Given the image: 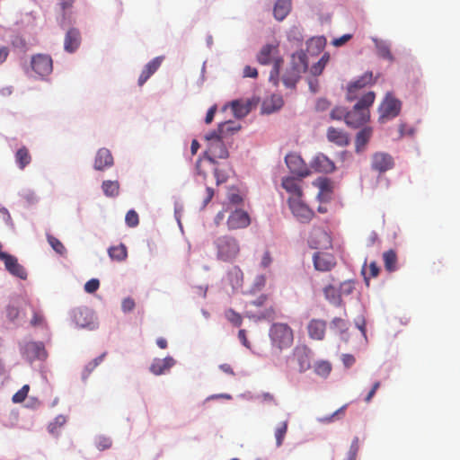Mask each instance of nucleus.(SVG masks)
Here are the masks:
<instances>
[{"mask_svg": "<svg viewBox=\"0 0 460 460\" xmlns=\"http://www.w3.org/2000/svg\"><path fill=\"white\" fill-rule=\"evenodd\" d=\"M355 288L354 282L353 281H344L340 286V296H347L349 295Z\"/></svg>", "mask_w": 460, "mask_h": 460, "instance_id": "5fc2aeb1", "label": "nucleus"}, {"mask_svg": "<svg viewBox=\"0 0 460 460\" xmlns=\"http://www.w3.org/2000/svg\"><path fill=\"white\" fill-rule=\"evenodd\" d=\"M314 371L319 376L327 377L332 371V365L329 361L319 360L314 363Z\"/></svg>", "mask_w": 460, "mask_h": 460, "instance_id": "ea45409f", "label": "nucleus"}, {"mask_svg": "<svg viewBox=\"0 0 460 460\" xmlns=\"http://www.w3.org/2000/svg\"><path fill=\"white\" fill-rule=\"evenodd\" d=\"M312 350L305 344L296 345L292 351V359L297 365L299 373H305L312 367Z\"/></svg>", "mask_w": 460, "mask_h": 460, "instance_id": "423d86ee", "label": "nucleus"}, {"mask_svg": "<svg viewBox=\"0 0 460 460\" xmlns=\"http://www.w3.org/2000/svg\"><path fill=\"white\" fill-rule=\"evenodd\" d=\"M385 268L387 271L392 272L397 269V255L394 250L386 251L383 253Z\"/></svg>", "mask_w": 460, "mask_h": 460, "instance_id": "c9c22d12", "label": "nucleus"}, {"mask_svg": "<svg viewBox=\"0 0 460 460\" xmlns=\"http://www.w3.org/2000/svg\"><path fill=\"white\" fill-rule=\"evenodd\" d=\"M346 408H347V404L341 406L340 409L335 411L332 415H330L328 417H324V418L321 419L320 420L324 423H330L333 420V419L335 417L343 416L345 413Z\"/></svg>", "mask_w": 460, "mask_h": 460, "instance_id": "4d7b16f0", "label": "nucleus"}, {"mask_svg": "<svg viewBox=\"0 0 460 460\" xmlns=\"http://www.w3.org/2000/svg\"><path fill=\"white\" fill-rule=\"evenodd\" d=\"M81 44V34L75 28L70 29L65 37L64 49L66 51L73 53Z\"/></svg>", "mask_w": 460, "mask_h": 460, "instance_id": "393cba45", "label": "nucleus"}, {"mask_svg": "<svg viewBox=\"0 0 460 460\" xmlns=\"http://www.w3.org/2000/svg\"><path fill=\"white\" fill-rule=\"evenodd\" d=\"M348 326V321L340 317H335L331 323V328L341 333L346 332Z\"/></svg>", "mask_w": 460, "mask_h": 460, "instance_id": "a18cd8bd", "label": "nucleus"}, {"mask_svg": "<svg viewBox=\"0 0 460 460\" xmlns=\"http://www.w3.org/2000/svg\"><path fill=\"white\" fill-rule=\"evenodd\" d=\"M29 391H30V385H24L19 391H17L13 395V398H12L13 402L14 403L22 402L26 399Z\"/></svg>", "mask_w": 460, "mask_h": 460, "instance_id": "de8ad7c7", "label": "nucleus"}, {"mask_svg": "<svg viewBox=\"0 0 460 460\" xmlns=\"http://www.w3.org/2000/svg\"><path fill=\"white\" fill-rule=\"evenodd\" d=\"M111 440L110 438L101 436L97 438L95 441V446L100 451H103L105 449H108L111 447Z\"/></svg>", "mask_w": 460, "mask_h": 460, "instance_id": "603ef678", "label": "nucleus"}, {"mask_svg": "<svg viewBox=\"0 0 460 460\" xmlns=\"http://www.w3.org/2000/svg\"><path fill=\"white\" fill-rule=\"evenodd\" d=\"M100 287V281L97 279L88 280L84 285L85 292L92 294L94 293Z\"/></svg>", "mask_w": 460, "mask_h": 460, "instance_id": "13d9d810", "label": "nucleus"}, {"mask_svg": "<svg viewBox=\"0 0 460 460\" xmlns=\"http://www.w3.org/2000/svg\"><path fill=\"white\" fill-rule=\"evenodd\" d=\"M66 417L63 416V415H58L55 418V420L54 422L50 423L49 425V430L51 432L54 431V429H56L57 427H61L63 426L65 423H66Z\"/></svg>", "mask_w": 460, "mask_h": 460, "instance_id": "e2e57ef3", "label": "nucleus"}, {"mask_svg": "<svg viewBox=\"0 0 460 460\" xmlns=\"http://www.w3.org/2000/svg\"><path fill=\"white\" fill-rule=\"evenodd\" d=\"M312 168L319 172L329 173L334 171V163L323 154L316 155L311 162Z\"/></svg>", "mask_w": 460, "mask_h": 460, "instance_id": "412c9836", "label": "nucleus"}, {"mask_svg": "<svg viewBox=\"0 0 460 460\" xmlns=\"http://www.w3.org/2000/svg\"><path fill=\"white\" fill-rule=\"evenodd\" d=\"M31 65L33 71L40 76L49 75L53 69L51 58L44 54L33 56Z\"/></svg>", "mask_w": 460, "mask_h": 460, "instance_id": "9d476101", "label": "nucleus"}, {"mask_svg": "<svg viewBox=\"0 0 460 460\" xmlns=\"http://www.w3.org/2000/svg\"><path fill=\"white\" fill-rule=\"evenodd\" d=\"M228 201L233 205H239L243 201V197L241 195L238 190L233 188L227 194Z\"/></svg>", "mask_w": 460, "mask_h": 460, "instance_id": "09e8293b", "label": "nucleus"}, {"mask_svg": "<svg viewBox=\"0 0 460 460\" xmlns=\"http://www.w3.org/2000/svg\"><path fill=\"white\" fill-rule=\"evenodd\" d=\"M217 258L224 261L234 260L240 252V244L236 238L230 235L218 237L215 241Z\"/></svg>", "mask_w": 460, "mask_h": 460, "instance_id": "7ed1b4c3", "label": "nucleus"}, {"mask_svg": "<svg viewBox=\"0 0 460 460\" xmlns=\"http://www.w3.org/2000/svg\"><path fill=\"white\" fill-rule=\"evenodd\" d=\"M23 354L30 361L46 359L48 353L42 342L29 341L23 347Z\"/></svg>", "mask_w": 460, "mask_h": 460, "instance_id": "4468645a", "label": "nucleus"}, {"mask_svg": "<svg viewBox=\"0 0 460 460\" xmlns=\"http://www.w3.org/2000/svg\"><path fill=\"white\" fill-rule=\"evenodd\" d=\"M270 102H273L272 108H270L269 106V101H265L263 103V110L267 113H271V112L280 109L283 105V100L280 96H277V95L271 96Z\"/></svg>", "mask_w": 460, "mask_h": 460, "instance_id": "79ce46f5", "label": "nucleus"}, {"mask_svg": "<svg viewBox=\"0 0 460 460\" xmlns=\"http://www.w3.org/2000/svg\"><path fill=\"white\" fill-rule=\"evenodd\" d=\"M288 420H286L282 422H280L275 429L274 436L276 439V446L277 447H279L283 445L284 438L286 437V434L288 432Z\"/></svg>", "mask_w": 460, "mask_h": 460, "instance_id": "58836bf2", "label": "nucleus"}, {"mask_svg": "<svg viewBox=\"0 0 460 460\" xmlns=\"http://www.w3.org/2000/svg\"><path fill=\"white\" fill-rule=\"evenodd\" d=\"M351 39V35L350 34H344L343 36L338 38V39H335L332 42V44L336 47H340V46H342L343 44H345L348 40H349Z\"/></svg>", "mask_w": 460, "mask_h": 460, "instance_id": "774afa93", "label": "nucleus"}, {"mask_svg": "<svg viewBox=\"0 0 460 460\" xmlns=\"http://www.w3.org/2000/svg\"><path fill=\"white\" fill-rule=\"evenodd\" d=\"M314 265L317 270L329 271L336 265V261L332 254L319 252L314 255Z\"/></svg>", "mask_w": 460, "mask_h": 460, "instance_id": "f3484780", "label": "nucleus"}, {"mask_svg": "<svg viewBox=\"0 0 460 460\" xmlns=\"http://www.w3.org/2000/svg\"><path fill=\"white\" fill-rule=\"evenodd\" d=\"M29 308L31 311L32 317L30 321V325L33 328L45 327L47 322L45 316L41 311L35 309L33 306L29 305Z\"/></svg>", "mask_w": 460, "mask_h": 460, "instance_id": "e433bc0d", "label": "nucleus"}, {"mask_svg": "<svg viewBox=\"0 0 460 460\" xmlns=\"http://www.w3.org/2000/svg\"><path fill=\"white\" fill-rule=\"evenodd\" d=\"M341 360L346 367H350L356 361L354 356L351 354H343Z\"/></svg>", "mask_w": 460, "mask_h": 460, "instance_id": "338daca9", "label": "nucleus"}, {"mask_svg": "<svg viewBox=\"0 0 460 460\" xmlns=\"http://www.w3.org/2000/svg\"><path fill=\"white\" fill-rule=\"evenodd\" d=\"M135 301L131 297H126L121 303V309L124 313L131 312L135 308Z\"/></svg>", "mask_w": 460, "mask_h": 460, "instance_id": "bf43d9fd", "label": "nucleus"}, {"mask_svg": "<svg viewBox=\"0 0 460 460\" xmlns=\"http://www.w3.org/2000/svg\"><path fill=\"white\" fill-rule=\"evenodd\" d=\"M358 450H359V439L358 437H355L351 442L350 447H349L347 460H356L357 456H358Z\"/></svg>", "mask_w": 460, "mask_h": 460, "instance_id": "8fccbe9b", "label": "nucleus"}, {"mask_svg": "<svg viewBox=\"0 0 460 460\" xmlns=\"http://www.w3.org/2000/svg\"><path fill=\"white\" fill-rule=\"evenodd\" d=\"M225 316L227 319V321L235 327L241 326L243 323L242 315L231 308L227 309L225 312Z\"/></svg>", "mask_w": 460, "mask_h": 460, "instance_id": "37998d69", "label": "nucleus"}, {"mask_svg": "<svg viewBox=\"0 0 460 460\" xmlns=\"http://www.w3.org/2000/svg\"><path fill=\"white\" fill-rule=\"evenodd\" d=\"M289 208L294 217L301 223H309L314 216V212L303 202L301 198H288Z\"/></svg>", "mask_w": 460, "mask_h": 460, "instance_id": "0eeeda50", "label": "nucleus"}, {"mask_svg": "<svg viewBox=\"0 0 460 460\" xmlns=\"http://www.w3.org/2000/svg\"><path fill=\"white\" fill-rule=\"evenodd\" d=\"M363 274H364V277H365V281L367 283V285L368 286L369 283V279L370 278H376L378 276L379 274V267L377 266V264L375 262V261H372L369 266H368V269H367V271H363Z\"/></svg>", "mask_w": 460, "mask_h": 460, "instance_id": "49530a36", "label": "nucleus"}, {"mask_svg": "<svg viewBox=\"0 0 460 460\" xmlns=\"http://www.w3.org/2000/svg\"><path fill=\"white\" fill-rule=\"evenodd\" d=\"M258 75V71L255 67H252L250 66H246L243 68V76L244 77H252L256 78Z\"/></svg>", "mask_w": 460, "mask_h": 460, "instance_id": "69168bd1", "label": "nucleus"}, {"mask_svg": "<svg viewBox=\"0 0 460 460\" xmlns=\"http://www.w3.org/2000/svg\"><path fill=\"white\" fill-rule=\"evenodd\" d=\"M326 136L330 142L339 146H347L349 144V137L348 134L341 129L330 127L327 130Z\"/></svg>", "mask_w": 460, "mask_h": 460, "instance_id": "a878e982", "label": "nucleus"}, {"mask_svg": "<svg viewBox=\"0 0 460 460\" xmlns=\"http://www.w3.org/2000/svg\"><path fill=\"white\" fill-rule=\"evenodd\" d=\"M326 322L321 319H312L307 325L308 336L312 340L322 341L324 339Z\"/></svg>", "mask_w": 460, "mask_h": 460, "instance_id": "aec40b11", "label": "nucleus"}, {"mask_svg": "<svg viewBox=\"0 0 460 460\" xmlns=\"http://www.w3.org/2000/svg\"><path fill=\"white\" fill-rule=\"evenodd\" d=\"M27 308H29V305L25 303L21 305H9L5 310L6 318L11 323H18L23 319Z\"/></svg>", "mask_w": 460, "mask_h": 460, "instance_id": "b1692460", "label": "nucleus"}, {"mask_svg": "<svg viewBox=\"0 0 460 460\" xmlns=\"http://www.w3.org/2000/svg\"><path fill=\"white\" fill-rule=\"evenodd\" d=\"M92 314L86 308L75 309L73 313V319L79 327H87L91 324Z\"/></svg>", "mask_w": 460, "mask_h": 460, "instance_id": "7c9ffc66", "label": "nucleus"}, {"mask_svg": "<svg viewBox=\"0 0 460 460\" xmlns=\"http://www.w3.org/2000/svg\"><path fill=\"white\" fill-rule=\"evenodd\" d=\"M375 93L367 92L363 94L353 109L345 116V122L349 127L357 128L368 121L370 118L369 107L375 102Z\"/></svg>", "mask_w": 460, "mask_h": 460, "instance_id": "f257e3e1", "label": "nucleus"}, {"mask_svg": "<svg viewBox=\"0 0 460 460\" xmlns=\"http://www.w3.org/2000/svg\"><path fill=\"white\" fill-rule=\"evenodd\" d=\"M277 53L278 45L266 44L257 55V61L261 65H269L273 61V67L270 75V80H276L279 73L280 64L283 62L282 58H275Z\"/></svg>", "mask_w": 460, "mask_h": 460, "instance_id": "39448f33", "label": "nucleus"}, {"mask_svg": "<svg viewBox=\"0 0 460 460\" xmlns=\"http://www.w3.org/2000/svg\"><path fill=\"white\" fill-rule=\"evenodd\" d=\"M272 262V257H271V254L269 251H266L264 253H263V256L261 258V266L263 268V269H266L268 267H270V265L271 264Z\"/></svg>", "mask_w": 460, "mask_h": 460, "instance_id": "0e129e2a", "label": "nucleus"}, {"mask_svg": "<svg viewBox=\"0 0 460 460\" xmlns=\"http://www.w3.org/2000/svg\"><path fill=\"white\" fill-rule=\"evenodd\" d=\"M285 162L289 171L300 178L306 177L309 170L303 159L296 154H289L285 157Z\"/></svg>", "mask_w": 460, "mask_h": 460, "instance_id": "9b49d317", "label": "nucleus"}, {"mask_svg": "<svg viewBox=\"0 0 460 460\" xmlns=\"http://www.w3.org/2000/svg\"><path fill=\"white\" fill-rule=\"evenodd\" d=\"M251 224L249 214L243 209H235L227 218V226L230 230L245 228Z\"/></svg>", "mask_w": 460, "mask_h": 460, "instance_id": "ddd939ff", "label": "nucleus"}, {"mask_svg": "<svg viewBox=\"0 0 460 460\" xmlns=\"http://www.w3.org/2000/svg\"><path fill=\"white\" fill-rule=\"evenodd\" d=\"M373 83L371 72L365 73L359 79L352 82L348 86L347 100L352 102L359 97V91Z\"/></svg>", "mask_w": 460, "mask_h": 460, "instance_id": "f8f14e48", "label": "nucleus"}, {"mask_svg": "<svg viewBox=\"0 0 460 460\" xmlns=\"http://www.w3.org/2000/svg\"><path fill=\"white\" fill-rule=\"evenodd\" d=\"M323 293L325 297L330 301H336L340 297V294L337 295V290L333 286H328L324 288Z\"/></svg>", "mask_w": 460, "mask_h": 460, "instance_id": "6e6d98bb", "label": "nucleus"}, {"mask_svg": "<svg viewBox=\"0 0 460 460\" xmlns=\"http://www.w3.org/2000/svg\"><path fill=\"white\" fill-rule=\"evenodd\" d=\"M241 128L242 126L240 123L228 120L219 123L217 129L213 130L212 132L216 133L218 137L228 142L229 137L236 134Z\"/></svg>", "mask_w": 460, "mask_h": 460, "instance_id": "a211bd4d", "label": "nucleus"}, {"mask_svg": "<svg viewBox=\"0 0 460 460\" xmlns=\"http://www.w3.org/2000/svg\"><path fill=\"white\" fill-rule=\"evenodd\" d=\"M108 253L111 260L118 261H124L128 256L127 247L122 243L110 247Z\"/></svg>", "mask_w": 460, "mask_h": 460, "instance_id": "f704fd0d", "label": "nucleus"}, {"mask_svg": "<svg viewBox=\"0 0 460 460\" xmlns=\"http://www.w3.org/2000/svg\"><path fill=\"white\" fill-rule=\"evenodd\" d=\"M205 139L208 142V147L205 151L208 159L214 162L216 159H224L228 156L227 141L212 131L205 136Z\"/></svg>", "mask_w": 460, "mask_h": 460, "instance_id": "20e7f679", "label": "nucleus"}, {"mask_svg": "<svg viewBox=\"0 0 460 460\" xmlns=\"http://www.w3.org/2000/svg\"><path fill=\"white\" fill-rule=\"evenodd\" d=\"M163 60L164 57H156L145 66L138 78L139 86H142L158 70Z\"/></svg>", "mask_w": 460, "mask_h": 460, "instance_id": "5701e85b", "label": "nucleus"}, {"mask_svg": "<svg viewBox=\"0 0 460 460\" xmlns=\"http://www.w3.org/2000/svg\"><path fill=\"white\" fill-rule=\"evenodd\" d=\"M282 187L290 193L289 198H302L303 191L298 183L297 179L295 177H286L282 180Z\"/></svg>", "mask_w": 460, "mask_h": 460, "instance_id": "cd10ccee", "label": "nucleus"}, {"mask_svg": "<svg viewBox=\"0 0 460 460\" xmlns=\"http://www.w3.org/2000/svg\"><path fill=\"white\" fill-rule=\"evenodd\" d=\"M15 163L20 170L29 165L32 160L31 155L26 146L20 147L14 155Z\"/></svg>", "mask_w": 460, "mask_h": 460, "instance_id": "2f4dec72", "label": "nucleus"}, {"mask_svg": "<svg viewBox=\"0 0 460 460\" xmlns=\"http://www.w3.org/2000/svg\"><path fill=\"white\" fill-rule=\"evenodd\" d=\"M48 242L49 245L53 248V250L60 255H63L66 252V248L63 243L55 236L51 234L47 235Z\"/></svg>", "mask_w": 460, "mask_h": 460, "instance_id": "c03bdc74", "label": "nucleus"}, {"mask_svg": "<svg viewBox=\"0 0 460 460\" xmlns=\"http://www.w3.org/2000/svg\"><path fill=\"white\" fill-rule=\"evenodd\" d=\"M114 164V159L111 152L105 148H100L94 157L93 168L97 171H104L111 167Z\"/></svg>", "mask_w": 460, "mask_h": 460, "instance_id": "dca6fc26", "label": "nucleus"}, {"mask_svg": "<svg viewBox=\"0 0 460 460\" xmlns=\"http://www.w3.org/2000/svg\"><path fill=\"white\" fill-rule=\"evenodd\" d=\"M329 59V57L326 55H323L321 59L318 61V63L313 66L312 70L314 75L322 73L325 64L327 63Z\"/></svg>", "mask_w": 460, "mask_h": 460, "instance_id": "052dcab7", "label": "nucleus"}, {"mask_svg": "<svg viewBox=\"0 0 460 460\" xmlns=\"http://www.w3.org/2000/svg\"><path fill=\"white\" fill-rule=\"evenodd\" d=\"M308 243L314 249L326 248L331 244V238L325 231L317 228L311 233Z\"/></svg>", "mask_w": 460, "mask_h": 460, "instance_id": "6ab92c4d", "label": "nucleus"}, {"mask_svg": "<svg viewBox=\"0 0 460 460\" xmlns=\"http://www.w3.org/2000/svg\"><path fill=\"white\" fill-rule=\"evenodd\" d=\"M107 355V352H103L92 361H90L84 367V370L83 372V377L87 378L90 374L97 367L105 358Z\"/></svg>", "mask_w": 460, "mask_h": 460, "instance_id": "a19ab883", "label": "nucleus"}, {"mask_svg": "<svg viewBox=\"0 0 460 460\" xmlns=\"http://www.w3.org/2000/svg\"><path fill=\"white\" fill-rule=\"evenodd\" d=\"M348 113L345 108L343 107H335L332 110L330 117L332 119L341 120V119H345V116Z\"/></svg>", "mask_w": 460, "mask_h": 460, "instance_id": "864d4df0", "label": "nucleus"}, {"mask_svg": "<svg viewBox=\"0 0 460 460\" xmlns=\"http://www.w3.org/2000/svg\"><path fill=\"white\" fill-rule=\"evenodd\" d=\"M125 221L129 227H136L139 224L137 213L133 209L128 210L126 214Z\"/></svg>", "mask_w": 460, "mask_h": 460, "instance_id": "3c124183", "label": "nucleus"}, {"mask_svg": "<svg viewBox=\"0 0 460 460\" xmlns=\"http://www.w3.org/2000/svg\"><path fill=\"white\" fill-rule=\"evenodd\" d=\"M227 107H230L233 114L237 119L244 118L252 109V103L250 101L246 100H234L227 104H226L223 110H226Z\"/></svg>", "mask_w": 460, "mask_h": 460, "instance_id": "4be33fe9", "label": "nucleus"}, {"mask_svg": "<svg viewBox=\"0 0 460 460\" xmlns=\"http://www.w3.org/2000/svg\"><path fill=\"white\" fill-rule=\"evenodd\" d=\"M374 42L378 57L386 59L390 62L394 61V58L391 52L390 46L387 42L380 40H375Z\"/></svg>", "mask_w": 460, "mask_h": 460, "instance_id": "72a5a7b5", "label": "nucleus"}, {"mask_svg": "<svg viewBox=\"0 0 460 460\" xmlns=\"http://www.w3.org/2000/svg\"><path fill=\"white\" fill-rule=\"evenodd\" d=\"M174 364L175 360L172 357L155 358L150 366V371L156 376L163 375Z\"/></svg>", "mask_w": 460, "mask_h": 460, "instance_id": "bb28decb", "label": "nucleus"}, {"mask_svg": "<svg viewBox=\"0 0 460 460\" xmlns=\"http://www.w3.org/2000/svg\"><path fill=\"white\" fill-rule=\"evenodd\" d=\"M227 281L232 286L233 289L241 288L243 281L242 270L237 266L232 267L227 272Z\"/></svg>", "mask_w": 460, "mask_h": 460, "instance_id": "473e14b6", "label": "nucleus"}, {"mask_svg": "<svg viewBox=\"0 0 460 460\" xmlns=\"http://www.w3.org/2000/svg\"><path fill=\"white\" fill-rule=\"evenodd\" d=\"M401 106L402 103L399 100L395 99L390 94H387L379 108V121L384 123L398 116L401 111Z\"/></svg>", "mask_w": 460, "mask_h": 460, "instance_id": "6e6552de", "label": "nucleus"}, {"mask_svg": "<svg viewBox=\"0 0 460 460\" xmlns=\"http://www.w3.org/2000/svg\"><path fill=\"white\" fill-rule=\"evenodd\" d=\"M291 0H277L273 8L274 17L278 21L284 20L291 11Z\"/></svg>", "mask_w": 460, "mask_h": 460, "instance_id": "c85d7f7f", "label": "nucleus"}, {"mask_svg": "<svg viewBox=\"0 0 460 460\" xmlns=\"http://www.w3.org/2000/svg\"><path fill=\"white\" fill-rule=\"evenodd\" d=\"M317 186L320 188L321 193L331 191V182L326 178L319 179Z\"/></svg>", "mask_w": 460, "mask_h": 460, "instance_id": "680f3d73", "label": "nucleus"}, {"mask_svg": "<svg viewBox=\"0 0 460 460\" xmlns=\"http://www.w3.org/2000/svg\"><path fill=\"white\" fill-rule=\"evenodd\" d=\"M394 164V159L389 154L378 152L372 156V169L379 172L392 169Z\"/></svg>", "mask_w": 460, "mask_h": 460, "instance_id": "2eb2a0df", "label": "nucleus"}, {"mask_svg": "<svg viewBox=\"0 0 460 460\" xmlns=\"http://www.w3.org/2000/svg\"><path fill=\"white\" fill-rule=\"evenodd\" d=\"M373 134L372 128L366 127L359 130L355 139L356 152L359 153L364 150L366 145L368 143Z\"/></svg>", "mask_w": 460, "mask_h": 460, "instance_id": "c756f323", "label": "nucleus"}, {"mask_svg": "<svg viewBox=\"0 0 460 460\" xmlns=\"http://www.w3.org/2000/svg\"><path fill=\"white\" fill-rule=\"evenodd\" d=\"M0 261L4 263L5 270L13 276L21 279H27V271L25 268L19 263L18 259L7 252L0 253Z\"/></svg>", "mask_w": 460, "mask_h": 460, "instance_id": "1a4fd4ad", "label": "nucleus"}, {"mask_svg": "<svg viewBox=\"0 0 460 460\" xmlns=\"http://www.w3.org/2000/svg\"><path fill=\"white\" fill-rule=\"evenodd\" d=\"M270 338L273 347L283 350L293 344L294 332L287 323H277L270 329Z\"/></svg>", "mask_w": 460, "mask_h": 460, "instance_id": "f03ea898", "label": "nucleus"}, {"mask_svg": "<svg viewBox=\"0 0 460 460\" xmlns=\"http://www.w3.org/2000/svg\"><path fill=\"white\" fill-rule=\"evenodd\" d=\"M102 189L107 197L114 198L119 195V183L117 181H104Z\"/></svg>", "mask_w": 460, "mask_h": 460, "instance_id": "4c0bfd02", "label": "nucleus"}]
</instances>
